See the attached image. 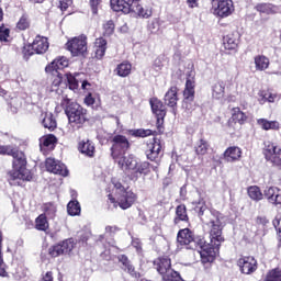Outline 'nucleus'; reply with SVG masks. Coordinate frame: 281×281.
<instances>
[{
    "label": "nucleus",
    "mask_w": 281,
    "mask_h": 281,
    "mask_svg": "<svg viewBox=\"0 0 281 281\" xmlns=\"http://www.w3.org/2000/svg\"><path fill=\"white\" fill-rule=\"evenodd\" d=\"M110 156L114 161H117V159L124 157L128 150H131V140L128 137H126L123 134H115L112 137H110Z\"/></svg>",
    "instance_id": "20e7f679"
},
{
    "label": "nucleus",
    "mask_w": 281,
    "mask_h": 281,
    "mask_svg": "<svg viewBox=\"0 0 281 281\" xmlns=\"http://www.w3.org/2000/svg\"><path fill=\"white\" fill-rule=\"evenodd\" d=\"M212 95L215 100H222V98H225V82L217 81L213 86Z\"/></svg>",
    "instance_id": "37998d69"
},
{
    "label": "nucleus",
    "mask_w": 281,
    "mask_h": 281,
    "mask_svg": "<svg viewBox=\"0 0 281 281\" xmlns=\"http://www.w3.org/2000/svg\"><path fill=\"white\" fill-rule=\"evenodd\" d=\"M177 243L180 247H188L194 243V233L190 228H182L177 234Z\"/></svg>",
    "instance_id": "5701e85b"
},
{
    "label": "nucleus",
    "mask_w": 281,
    "mask_h": 281,
    "mask_svg": "<svg viewBox=\"0 0 281 281\" xmlns=\"http://www.w3.org/2000/svg\"><path fill=\"white\" fill-rule=\"evenodd\" d=\"M263 281H281V268L270 269L266 273Z\"/></svg>",
    "instance_id": "8fccbe9b"
},
{
    "label": "nucleus",
    "mask_w": 281,
    "mask_h": 281,
    "mask_svg": "<svg viewBox=\"0 0 281 281\" xmlns=\"http://www.w3.org/2000/svg\"><path fill=\"white\" fill-rule=\"evenodd\" d=\"M65 114L68 117V123L72 128H82L87 122H89V114L80 103L72 102L69 98H64L60 102Z\"/></svg>",
    "instance_id": "f03ea898"
},
{
    "label": "nucleus",
    "mask_w": 281,
    "mask_h": 281,
    "mask_svg": "<svg viewBox=\"0 0 281 281\" xmlns=\"http://www.w3.org/2000/svg\"><path fill=\"white\" fill-rule=\"evenodd\" d=\"M105 232H106V234H109L110 236H113V234L120 232V227H117V226H106V227H105Z\"/></svg>",
    "instance_id": "69168bd1"
},
{
    "label": "nucleus",
    "mask_w": 281,
    "mask_h": 281,
    "mask_svg": "<svg viewBox=\"0 0 281 281\" xmlns=\"http://www.w3.org/2000/svg\"><path fill=\"white\" fill-rule=\"evenodd\" d=\"M42 115V126H44V128H47L50 133L58 128V121H56V116H54V113L45 112Z\"/></svg>",
    "instance_id": "c756f323"
},
{
    "label": "nucleus",
    "mask_w": 281,
    "mask_h": 281,
    "mask_svg": "<svg viewBox=\"0 0 281 281\" xmlns=\"http://www.w3.org/2000/svg\"><path fill=\"white\" fill-rule=\"evenodd\" d=\"M210 227V240L211 246L214 247L215 251H221V245L225 241V236H223V222H221V218L216 217L215 220H211L209 222Z\"/></svg>",
    "instance_id": "39448f33"
},
{
    "label": "nucleus",
    "mask_w": 281,
    "mask_h": 281,
    "mask_svg": "<svg viewBox=\"0 0 281 281\" xmlns=\"http://www.w3.org/2000/svg\"><path fill=\"white\" fill-rule=\"evenodd\" d=\"M247 120H249L247 113L243 112L239 106H235L231 110V117L227 121V126L228 128H233V131H236V124L243 126L247 124Z\"/></svg>",
    "instance_id": "4468645a"
},
{
    "label": "nucleus",
    "mask_w": 281,
    "mask_h": 281,
    "mask_svg": "<svg viewBox=\"0 0 281 281\" xmlns=\"http://www.w3.org/2000/svg\"><path fill=\"white\" fill-rule=\"evenodd\" d=\"M87 41V35L81 34L68 40L65 44V47L74 58H87V56H89V47Z\"/></svg>",
    "instance_id": "7ed1b4c3"
},
{
    "label": "nucleus",
    "mask_w": 281,
    "mask_h": 281,
    "mask_svg": "<svg viewBox=\"0 0 281 281\" xmlns=\"http://www.w3.org/2000/svg\"><path fill=\"white\" fill-rule=\"evenodd\" d=\"M132 12H135V14H137V16L140 19H150V16H153V8L143 7L139 3H136V5L133 7Z\"/></svg>",
    "instance_id": "e433bc0d"
},
{
    "label": "nucleus",
    "mask_w": 281,
    "mask_h": 281,
    "mask_svg": "<svg viewBox=\"0 0 281 281\" xmlns=\"http://www.w3.org/2000/svg\"><path fill=\"white\" fill-rule=\"evenodd\" d=\"M179 223H190V216L188 215V206H186V204H180L176 207L173 224L179 225Z\"/></svg>",
    "instance_id": "c85d7f7f"
},
{
    "label": "nucleus",
    "mask_w": 281,
    "mask_h": 281,
    "mask_svg": "<svg viewBox=\"0 0 281 281\" xmlns=\"http://www.w3.org/2000/svg\"><path fill=\"white\" fill-rule=\"evenodd\" d=\"M237 267L246 276H251L258 271V260L254 256H244L238 259Z\"/></svg>",
    "instance_id": "ddd939ff"
},
{
    "label": "nucleus",
    "mask_w": 281,
    "mask_h": 281,
    "mask_svg": "<svg viewBox=\"0 0 281 281\" xmlns=\"http://www.w3.org/2000/svg\"><path fill=\"white\" fill-rule=\"evenodd\" d=\"M103 36L109 37L115 34V22L113 20L105 21L102 25Z\"/></svg>",
    "instance_id": "3c124183"
},
{
    "label": "nucleus",
    "mask_w": 281,
    "mask_h": 281,
    "mask_svg": "<svg viewBox=\"0 0 281 281\" xmlns=\"http://www.w3.org/2000/svg\"><path fill=\"white\" fill-rule=\"evenodd\" d=\"M150 172V162L143 161V162H136V167L134 168V173L130 176L131 181H137L139 179V176L137 175H148Z\"/></svg>",
    "instance_id": "7c9ffc66"
},
{
    "label": "nucleus",
    "mask_w": 281,
    "mask_h": 281,
    "mask_svg": "<svg viewBox=\"0 0 281 281\" xmlns=\"http://www.w3.org/2000/svg\"><path fill=\"white\" fill-rule=\"evenodd\" d=\"M66 67H69V59L65 56H59L45 67V72L54 74V71L65 69Z\"/></svg>",
    "instance_id": "4be33fe9"
},
{
    "label": "nucleus",
    "mask_w": 281,
    "mask_h": 281,
    "mask_svg": "<svg viewBox=\"0 0 281 281\" xmlns=\"http://www.w3.org/2000/svg\"><path fill=\"white\" fill-rule=\"evenodd\" d=\"M74 249H76V239L70 237L49 246L47 255L49 258H60V256H69Z\"/></svg>",
    "instance_id": "423d86ee"
},
{
    "label": "nucleus",
    "mask_w": 281,
    "mask_h": 281,
    "mask_svg": "<svg viewBox=\"0 0 281 281\" xmlns=\"http://www.w3.org/2000/svg\"><path fill=\"white\" fill-rule=\"evenodd\" d=\"M187 5L191 9L199 8V0H187Z\"/></svg>",
    "instance_id": "774afa93"
},
{
    "label": "nucleus",
    "mask_w": 281,
    "mask_h": 281,
    "mask_svg": "<svg viewBox=\"0 0 281 281\" xmlns=\"http://www.w3.org/2000/svg\"><path fill=\"white\" fill-rule=\"evenodd\" d=\"M240 45V35L238 33H229L223 38V46L228 54H236Z\"/></svg>",
    "instance_id": "dca6fc26"
},
{
    "label": "nucleus",
    "mask_w": 281,
    "mask_h": 281,
    "mask_svg": "<svg viewBox=\"0 0 281 281\" xmlns=\"http://www.w3.org/2000/svg\"><path fill=\"white\" fill-rule=\"evenodd\" d=\"M31 27L32 20L30 19V14L23 13L15 24V32H27Z\"/></svg>",
    "instance_id": "473e14b6"
},
{
    "label": "nucleus",
    "mask_w": 281,
    "mask_h": 281,
    "mask_svg": "<svg viewBox=\"0 0 281 281\" xmlns=\"http://www.w3.org/2000/svg\"><path fill=\"white\" fill-rule=\"evenodd\" d=\"M42 211L45 216H49V218H54L56 216V204L54 202H46L42 205Z\"/></svg>",
    "instance_id": "09e8293b"
},
{
    "label": "nucleus",
    "mask_w": 281,
    "mask_h": 281,
    "mask_svg": "<svg viewBox=\"0 0 281 281\" xmlns=\"http://www.w3.org/2000/svg\"><path fill=\"white\" fill-rule=\"evenodd\" d=\"M149 104L151 106V111L154 115H156V126L158 133H164V122L166 120V115L168 113V110L166 109V104L158 98H151L149 100Z\"/></svg>",
    "instance_id": "1a4fd4ad"
},
{
    "label": "nucleus",
    "mask_w": 281,
    "mask_h": 281,
    "mask_svg": "<svg viewBox=\"0 0 281 281\" xmlns=\"http://www.w3.org/2000/svg\"><path fill=\"white\" fill-rule=\"evenodd\" d=\"M35 54H45L49 49V40L42 35H36L32 42Z\"/></svg>",
    "instance_id": "a878e982"
},
{
    "label": "nucleus",
    "mask_w": 281,
    "mask_h": 281,
    "mask_svg": "<svg viewBox=\"0 0 281 281\" xmlns=\"http://www.w3.org/2000/svg\"><path fill=\"white\" fill-rule=\"evenodd\" d=\"M213 14L225 19L234 12V1L232 0H211Z\"/></svg>",
    "instance_id": "9b49d317"
},
{
    "label": "nucleus",
    "mask_w": 281,
    "mask_h": 281,
    "mask_svg": "<svg viewBox=\"0 0 281 281\" xmlns=\"http://www.w3.org/2000/svg\"><path fill=\"white\" fill-rule=\"evenodd\" d=\"M109 43L106 42V40H104V37H98L94 41L93 44V52H94V58L97 60H102V58H104L105 54H106V49Z\"/></svg>",
    "instance_id": "393cba45"
},
{
    "label": "nucleus",
    "mask_w": 281,
    "mask_h": 281,
    "mask_svg": "<svg viewBox=\"0 0 281 281\" xmlns=\"http://www.w3.org/2000/svg\"><path fill=\"white\" fill-rule=\"evenodd\" d=\"M69 5H71V0H59V9L61 12H67Z\"/></svg>",
    "instance_id": "680f3d73"
},
{
    "label": "nucleus",
    "mask_w": 281,
    "mask_h": 281,
    "mask_svg": "<svg viewBox=\"0 0 281 281\" xmlns=\"http://www.w3.org/2000/svg\"><path fill=\"white\" fill-rule=\"evenodd\" d=\"M41 144L44 148H50V150H54V148H56V144H58V138H56V135L54 134H48L41 139Z\"/></svg>",
    "instance_id": "c03bdc74"
},
{
    "label": "nucleus",
    "mask_w": 281,
    "mask_h": 281,
    "mask_svg": "<svg viewBox=\"0 0 281 281\" xmlns=\"http://www.w3.org/2000/svg\"><path fill=\"white\" fill-rule=\"evenodd\" d=\"M119 166L122 170H135L137 168V159L133 156H122L119 158Z\"/></svg>",
    "instance_id": "72a5a7b5"
},
{
    "label": "nucleus",
    "mask_w": 281,
    "mask_h": 281,
    "mask_svg": "<svg viewBox=\"0 0 281 281\" xmlns=\"http://www.w3.org/2000/svg\"><path fill=\"white\" fill-rule=\"evenodd\" d=\"M254 60L256 71H267V69H269V65H271L269 57L265 55H257Z\"/></svg>",
    "instance_id": "f704fd0d"
},
{
    "label": "nucleus",
    "mask_w": 281,
    "mask_h": 281,
    "mask_svg": "<svg viewBox=\"0 0 281 281\" xmlns=\"http://www.w3.org/2000/svg\"><path fill=\"white\" fill-rule=\"evenodd\" d=\"M194 150L198 157H203L207 155V150H210V143L205 138H200Z\"/></svg>",
    "instance_id": "58836bf2"
},
{
    "label": "nucleus",
    "mask_w": 281,
    "mask_h": 281,
    "mask_svg": "<svg viewBox=\"0 0 281 281\" xmlns=\"http://www.w3.org/2000/svg\"><path fill=\"white\" fill-rule=\"evenodd\" d=\"M154 268L161 278L172 269V259L168 256L158 257L154 260Z\"/></svg>",
    "instance_id": "f3484780"
},
{
    "label": "nucleus",
    "mask_w": 281,
    "mask_h": 281,
    "mask_svg": "<svg viewBox=\"0 0 281 281\" xmlns=\"http://www.w3.org/2000/svg\"><path fill=\"white\" fill-rule=\"evenodd\" d=\"M0 155H8L13 158V169L8 172L9 186L25 188V181H32L34 179V175L27 169V157L19 147L0 145Z\"/></svg>",
    "instance_id": "f257e3e1"
},
{
    "label": "nucleus",
    "mask_w": 281,
    "mask_h": 281,
    "mask_svg": "<svg viewBox=\"0 0 281 281\" xmlns=\"http://www.w3.org/2000/svg\"><path fill=\"white\" fill-rule=\"evenodd\" d=\"M114 71L116 72V76H119L120 78H128V76L133 71V64H131V61L128 60H124L116 66Z\"/></svg>",
    "instance_id": "2f4dec72"
},
{
    "label": "nucleus",
    "mask_w": 281,
    "mask_h": 281,
    "mask_svg": "<svg viewBox=\"0 0 281 281\" xmlns=\"http://www.w3.org/2000/svg\"><path fill=\"white\" fill-rule=\"evenodd\" d=\"M85 104H87V106H93V104H95V98H93V94L88 93V95H86Z\"/></svg>",
    "instance_id": "0e129e2a"
},
{
    "label": "nucleus",
    "mask_w": 281,
    "mask_h": 281,
    "mask_svg": "<svg viewBox=\"0 0 281 281\" xmlns=\"http://www.w3.org/2000/svg\"><path fill=\"white\" fill-rule=\"evenodd\" d=\"M223 158L228 164L240 161V159L243 158V149L238 146H231L226 148L225 151L223 153Z\"/></svg>",
    "instance_id": "aec40b11"
},
{
    "label": "nucleus",
    "mask_w": 281,
    "mask_h": 281,
    "mask_svg": "<svg viewBox=\"0 0 281 281\" xmlns=\"http://www.w3.org/2000/svg\"><path fill=\"white\" fill-rule=\"evenodd\" d=\"M77 76H80L79 72L71 74V72H66L65 78H66V86L70 91H78V87H80L78 79L76 78Z\"/></svg>",
    "instance_id": "4c0bfd02"
},
{
    "label": "nucleus",
    "mask_w": 281,
    "mask_h": 281,
    "mask_svg": "<svg viewBox=\"0 0 281 281\" xmlns=\"http://www.w3.org/2000/svg\"><path fill=\"white\" fill-rule=\"evenodd\" d=\"M165 106L171 109V113L177 115L179 109V88L177 86H171L164 97Z\"/></svg>",
    "instance_id": "f8f14e48"
},
{
    "label": "nucleus",
    "mask_w": 281,
    "mask_h": 281,
    "mask_svg": "<svg viewBox=\"0 0 281 281\" xmlns=\"http://www.w3.org/2000/svg\"><path fill=\"white\" fill-rule=\"evenodd\" d=\"M67 212L69 216H80V202L78 200H72L67 204Z\"/></svg>",
    "instance_id": "49530a36"
},
{
    "label": "nucleus",
    "mask_w": 281,
    "mask_h": 281,
    "mask_svg": "<svg viewBox=\"0 0 281 281\" xmlns=\"http://www.w3.org/2000/svg\"><path fill=\"white\" fill-rule=\"evenodd\" d=\"M130 135L132 137H150V135H153V130H130Z\"/></svg>",
    "instance_id": "864d4df0"
},
{
    "label": "nucleus",
    "mask_w": 281,
    "mask_h": 281,
    "mask_svg": "<svg viewBox=\"0 0 281 281\" xmlns=\"http://www.w3.org/2000/svg\"><path fill=\"white\" fill-rule=\"evenodd\" d=\"M89 5L92 14H98L100 8H102V0H89Z\"/></svg>",
    "instance_id": "13d9d810"
},
{
    "label": "nucleus",
    "mask_w": 281,
    "mask_h": 281,
    "mask_svg": "<svg viewBox=\"0 0 281 281\" xmlns=\"http://www.w3.org/2000/svg\"><path fill=\"white\" fill-rule=\"evenodd\" d=\"M111 182H112V186H114V188H115L116 190H119V192H124V190H128V187H127V188H124V184H122V183L120 182V180H117L116 178H113V179L111 180Z\"/></svg>",
    "instance_id": "052dcab7"
},
{
    "label": "nucleus",
    "mask_w": 281,
    "mask_h": 281,
    "mask_svg": "<svg viewBox=\"0 0 281 281\" xmlns=\"http://www.w3.org/2000/svg\"><path fill=\"white\" fill-rule=\"evenodd\" d=\"M35 229H37V232H47V229H49V221H47L45 214H40L35 218Z\"/></svg>",
    "instance_id": "ea45409f"
},
{
    "label": "nucleus",
    "mask_w": 281,
    "mask_h": 281,
    "mask_svg": "<svg viewBox=\"0 0 281 281\" xmlns=\"http://www.w3.org/2000/svg\"><path fill=\"white\" fill-rule=\"evenodd\" d=\"M110 5L114 12H123V14L133 12V4L128 0H110Z\"/></svg>",
    "instance_id": "bb28decb"
},
{
    "label": "nucleus",
    "mask_w": 281,
    "mask_h": 281,
    "mask_svg": "<svg viewBox=\"0 0 281 281\" xmlns=\"http://www.w3.org/2000/svg\"><path fill=\"white\" fill-rule=\"evenodd\" d=\"M108 199L110 203H112L114 206L119 205L121 210H128L133 207L135 203H137V193L133 192V190L127 189L120 193L117 199H115V196H113V194L111 193L108 195Z\"/></svg>",
    "instance_id": "6e6552de"
},
{
    "label": "nucleus",
    "mask_w": 281,
    "mask_h": 281,
    "mask_svg": "<svg viewBox=\"0 0 281 281\" xmlns=\"http://www.w3.org/2000/svg\"><path fill=\"white\" fill-rule=\"evenodd\" d=\"M117 260L123 266V271H126L130 276H132V278H140L142 274L135 270V266H133V262H131L128 256L120 255Z\"/></svg>",
    "instance_id": "cd10ccee"
},
{
    "label": "nucleus",
    "mask_w": 281,
    "mask_h": 281,
    "mask_svg": "<svg viewBox=\"0 0 281 281\" xmlns=\"http://www.w3.org/2000/svg\"><path fill=\"white\" fill-rule=\"evenodd\" d=\"M247 194L251 201H262L265 194L258 186H250L247 188Z\"/></svg>",
    "instance_id": "79ce46f5"
},
{
    "label": "nucleus",
    "mask_w": 281,
    "mask_h": 281,
    "mask_svg": "<svg viewBox=\"0 0 281 281\" xmlns=\"http://www.w3.org/2000/svg\"><path fill=\"white\" fill-rule=\"evenodd\" d=\"M256 225H262L265 227L266 225H269V218H267V216H257Z\"/></svg>",
    "instance_id": "e2e57ef3"
},
{
    "label": "nucleus",
    "mask_w": 281,
    "mask_h": 281,
    "mask_svg": "<svg viewBox=\"0 0 281 281\" xmlns=\"http://www.w3.org/2000/svg\"><path fill=\"white\" fill-rule=\"evenodd\" d=\"M196 87V82L194 81V74L189 72L184 86V90L182 92L183 100H194V95H196V91L194 90Z\"/></svg>",
    "instance_id": "6ab92c4d"
},
{
    "label": "nucleus",
    "mask_w": 281,
    "mask_h": 281,
    "mask_svg": "<svg viewBox=\"0 0 281 281\" xmlns=\"http://www.w3.org/2000/svg\"><path fill=\"white\" fill-rule=\"evenodd\" d=\"M50 74L52 79V91H58L60 85H63V74L59 71L47 72Z\"/></svg>",
    "instance_id": "a18cd8bd"
},
{
    "label": "nucleus",
    "mask_w": 281,
    "mask_h": 281,
    "mask_svg": "<svg viewBox=\"0 0 281 281\" xmlns=\"http://www.w3.org/2000/svg\"><path fill=\"white\" fill-rule=\"evenodd\" d=\"M161 278L162 281H186L183 280V277H181V273L172 268L168 272H166Z\"/></svg>",
    "instance_id": "de8ad7c7"
},
{
    "label": "nucleus",
    "mask_w": 281,
    "mask_h": 281,
    "mask_svg": "<svg viewBox=\"0 0 281 281\" xmlns=\"http://www.w3.org/2000/svg\"><path fill=\"white\" fill-rule=\"evenodd\" d=\"M195 245L200 247V256H201V262L203 265L212 263L214 260H216V256L221 254V250H215L214 246H212V240L210 239V243L205 241L204 237H198L194 239Z\"/></svg>",
    "instance_id": "0eeeda50"
},
{
    "label": "nucleus",
    "mask_w": 281,
    "mask_h": 281,
    "mask_svg": "<svg viewBox=\"0 0 281 281\" xmlns=\"http://www.w3.org/2000/svg\"><path fill=\"white\" fill-rule=\"evenodd\" d=\"M3 245V235L0 232V278H8V271H5V262H3V252L1 251Z\"/></svg>",
    "instance_id": "603ef678"
},
{
    "label": "nucleus",
    "mask_w": 281,
    "mask_h": 281,
    "mask_svg": "<svg viewBox=\"0 0 281 281\" xmlns=\"http://www.w3.org/2000/svg\"><path fill=\"white\" fill-rule=\"evenodd\" d=\"M161 142L157 140V138L149 142L147 144V149L145 150L147 159H149V161H157L161 154Z\"/></svg>",
    "instance_id": "a211bd4d"
},
{
    "label": "nucleus",
    "mask_w": 281,
    "mask_h": 281,
    "mask_svg": "<svg viewBox=\"0 0 281 281\" xmlns=\"http://www.w3.org/2000/svg\"><path fill=\"white\" fill-rule=\"evenodd\" d=\"M262 153L266 161H270L273 166H281V147L278 143L265 140Z\"/></svg>",
    "instance_id": "9d476101"
},
{
    "label": "nucleus",
    "mask_w": 281,
    "mask_h": 281,
    "mask_svg": "<svg viewBox=\"0 0 281 281\" xmlns=\"http://www.w3.org/2000/svg\"><path fill=\"white\" fill-rule=\"evenodd\" d=\"M77 148L81 155H85V157H95V144L89 138L79 142Z\"/></svg>",
    "instance_id": "b1692460"
},
{
    "label": "nucleus",
    "mask_w": 281,
    "mask_h": 281,
    "mask_svg": "<svg viewBox=\"0 0 281 281\" xmlns=\"http://www.w3.org/2000/svg\"><path fill=\"white\" fill-rule=\"evenodd\" d=\"M258 126L262 128V131H280V122L278 121H269L267 119H258Z\"/></svg>",
    "instance_id": "c9c22d12"
},
{
    "label": "nucleus",
    "mask_w": 281,
    "mask_h": 281,
    "mask_svg": "<svg viewBox=\"0 0 281 281\" xmlns=\"http://www.w3.org/2000/svg\"><path fill=\"white\" fill-rule=\"evenodd\" d=\"M10 38V29L5 27V24H0V43H8Z\"/></svg>",
    "instance_id": "4d7b16f0"
},
{
    "label": "nucleus",
    "mask_w": 281,
    "mask_h": 281,
    "mask_svg": "<svg viewBox=\"0 0 281 281\" xmlns=\"http://www.w3.org/2000/svg\"><path fill=\"white\" fill-rule=\"evenodd\" d=\"M263 196L267 199L268 203L272 205H281V189L278 187H269L265 189Z\"/></svg>",
    "instance_id": "412c9836"
},
{
    "label": "nucleus",
    "mask_w": 281,
    "mask_h": 281,
    "mask_svg": "<svg viewBox=\"0 0 281 281\" xmlns=\"http://www.w3.org/2000/svg\"><path fill=\"white\" fill-rule=\"evenodd\" d=\"M255 10L261 14H271V12H273V8L270 3H259L255 7Z\"/></svg>",
    "instance_id": "5fc2aeb1"
},
{
    "label": "nucleus",
    "mask_w": 281,
    "mask_h": 281,
    "mask_svg": "<svg viewBox=\"0 0 281 281\" xmlns=\"http://www.w3.org/2000/svg\"><path fill=\"white\" fill-rule=\"evenodd\" d=\"M182 109L184 117H192V113L196 111V103L194 100L182 99Z\"/></svg>",
    "instance_id": "a19ab883"
},
{
    "label": "nucleus",
    "mask_w": 281,
    "mask_h": 281,
    "mask_svg": "<svg viewBox=\"0 0 281 281\" xmlns=\"http://www.w3.org/2000/svg\"><path fill=\"white\" fill-rule=\"evenodd\" d=\"M41 281H54V272L47 271L41 279Z\"/></svg>",
    "instance_id": "338daca9"
},
{
    "label": "nucleus",
    "mask_w": 281,
    "mask_h": 281,
    "mask_svg": "<svg viewBox=\"0 0 281 281\" xmlns=\"http://www.w3.org/2000/svg\"><path fill=\"white\" fill-rule=\"evenodd\" d=\"M273 226L279 238V246L281 247V217L273 221Z\"/></svg>",
    "instance_id": "bf43d9fd"
},
{
    "label": "nucleus",
    "mask_w": 281,
    "mask_h": 281,
    "mask_svg": "<svg viewBox=\"0 0 281 281\" xmlns=\"http://www.w3.org/2000/svg\"><path fill=\"white\" fill-rule=\"evenodd\" d=\"M45 168L47 172H52L53 175H59L60 177H67L69 175L67 166L56 160L55 158H46Z\"/></svg>",
    "instance_id": "2eb2a0df"
},
{
    "label": "nucleus",
    "mask_w": 281,
    "mask_h": 281,
    "mask_svg": "<svg viewBox=\"0 0 281 281\" xmlns=\"http://www.w3.org/2000/svg\"><path fill=\"white\" fill-rule=\"evenodd\" d=\"M22 54H23V58L25 60H30V58H32V56H34V54H36V50H34L33 44H29V45L24 46L22 49Z\"/></svg>",
    "instance_id": "6e6d98bb"
}]
</instances>
